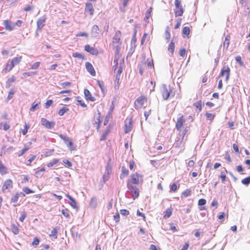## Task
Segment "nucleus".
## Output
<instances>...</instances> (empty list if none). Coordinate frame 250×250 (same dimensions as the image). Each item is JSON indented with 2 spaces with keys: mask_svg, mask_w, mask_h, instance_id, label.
Here are the masks:
<instances>
[{
  "mask_svg": "<svg viewBox=\"0 0 250 250\" xmlns=\"http://www.w3.org/2000/svg\"><path fill=\"white\" fill-rule=\"evenodd\" d=\"M72 56L74 58H77L78 59H82L83 60L84 59V56L83 54L78 53L76 52L72 54Z\"/></svg>",
  "mask_w": 250,
  "mask_h": 250,
  "instance_id": "51",
  "label": "nucleus"
},
{
  "mask_svg": "<svg viewBox=\"0 0 250 250\" xmlns=\"http://www.w3.org/2000/svg\"><path fill=\"white\" fill-rule=\"evenodd\" d=\"M77 101L79 103V104L83 107H85L86 106V105L85 104L83 101L82 99H81V98L79 97H77Z\"/></svg>",
  "mask_w": 250,
  "mask_h": 250,
  "instance_id": "61",
  "label": "nucleus"
},
{
  "mask_svg": "<svg viewBox=\"0 0 250 250\" xmlns=\"http://www.w3.org/2000/svg\"><path fill=\"white\" fill-rule=\"evenodd\" d=\"M152 8L151 7H149L146 11L145 14V18L148 19L150 18L151 16V13L152 12Z\"/></svg>",
  "mask_w": 250,
  "mask_h": 250,
  "instance_id": "50",
  "label": "nucleus"
},
{
  "mask_svg": "<svg viewBox=\"0 0 250 250\" xmlns=\"http://www.w3.org/2000/svg\"><path fill=\"white\" fill-rule=\"evenodd\" d=\"M61 86L62 88H65L66 87H69L71 85V83L69 82H65L60 83Z\"/></svg>",
  "mask_w": 250,
  "mask_h": 250,
  "instance_id": "59",
  "label": "nucleus"
},
{
  "mask_svg": "<svg viewBox=\"0 0 250 250\" xmlns=\"http://www.w3.org/2000/svg\"><path fill=\"white\" fill-rule=\"evenodd\" d=\"M230 39V36L229 35H227V36L225 38V40L224 42V47H226V49H228V48L229 45Z\"/></svg>",
  "mask_w": 250,
  "mask_h": 250,
  "instance_id": "37",
  "label": "nucleus"
},
{
  "mask_svg": "<svg viewBox=\"0 0 250 250\" xmlns=\"http://www.w3.org/2000/svg\"><path fill=\"white\" fill-rule=\"evenodd\" d=\"M46 19L44 17H42L39 19L37 21V29H41L44 25Z\"/></svg>",
  "mask_w": 250,
  "mask_h": 250,
  "instance_id": "23",
  "label": "nucleus"
},
{
  "mask_svg": "<svg viewBox=\"0 0 250 250\" xmlns=\"http://www.w3.org/2000/svg\"><path fill=\"white\" fill-rule=\"evenodd\" d=\"M85 12L88 13L90 15L92 16L94 14V9L91 3H86L84 9Z\"/></svg>",
  "mask_w": 250,
  "mask_h": 250,
  "instance_id": "17",
  "label": "nucleus"
},
{
  "mask_svg": "<svg viewBox=\"0 0 250 250\" xmlns=\"http://www.w3.org/2000/svg\"><path fill=\"white\" fill-rule=\"evenodd\" d=\"M30 128V125L28 124H25L24 128L22 129L21 132L23 135H26L27 133L29 128Z\"/></svg>",
  "mask_w": 250,
  "mask_h": 250,
  "instance_id": "47",
  "label": "nucleus"
},
{
  "mask_svg": "<svg viewBox=\"0 0 250 250\" xmlns=\"http://www.w3.org/2000/svg\"><path fill=\"white\" fill-rule=\"evenodd\" d=\"M175 49V44L174 42L171 41L169 44L168 47V51L170 53V54L172 55L174 53Z\"/></svg>",
  "mask_w": 250,
  "mask_h": 250,
  "instance_id": "34",
  "label": "nucleus"
},
{
  "mask_svg": "<svg viewBox=\"0 0 250 250\" xmlns=\"http://www.w3.org/2000/svg\"><path fill=\"white\" fill-rule=\"evenodd\" d=\"M85 65L87 71L91 75L95 76L96 75V72L92 64L89 62H85Z\"/></svg>",
  "mask_w": 250,
  "mask_h": 250,
  "instance_id": "16",
  "label": "nucleus"
},
{
  "mask_svg": "<svg viewBox=\"0 0 250 250\" xmlns=\"http://www.w3.org/2000/svg\"><path fill=\"white\" fill-rule=\"evenodd\" d=\"M109 132V131L108 129L106 130L103 133V134L102 135L101 138H100V141H103L105 140Z\"/></svg>",
  "mask_w": 250,
  "mask_h": 250,
  "instance_id": "57",
  "label": "nucleus"
},
{
  "mask_svg": "<svg viewBox=\"0 0 250 250\" xmlns=\"http://www.w3.org/2000/svg\"><path fill=\"white\" fill-rule=\"evenodd\" d=\"M53 103V101L52 100H47L46 103L44 104V107L45 108H48L50 105H52Z\"/></svg>",
  "mask_w": 250,
  "mask_h": 250,
  "instance_id": "64",
  "label": "nucleus"
},
{
  "mask_svg": "<svg viewBox=\"0 0 250 250\" xmlns=\"http://www.w3.org/2000/svg\"><path fill=\"white\" fill-rule=\"evenodd\" d=\"M36 155H31V157L27 160V163L26 164V165L28 166H31V163L36 159Z\"/></svg>",
  "mask_w": 250,
  "mask_h": 250,
  "instance_id": "45",
  "label": "nucleus"
},
{
  "mask_svg": "<svg viewBox=\"0 0 250 250\" xmlns=\"http://www.w3.org/2000/svg\"><path fill=\"white\" fill-rule=\"evenodd\" d=\"M98 205V201L96 197H92L89 203V207L91 208H95L97 207Z\"/></svg>",
  "mask_w": 250,
  "mask_h": 250,
  "instance_id": "29",
  "label": "nucleus"
},
{
  "mask_svg": "<svg viewBox=\"0 0 250 250\" xmlns=\"http://www.w3.org/2000/svg\"><path fill=\"white\" fill-rule=\"evenodd\" d=\"M84 94L85 98L87 101L94 102L95 101V98L93 97L90 92L87 89L84 90Z\"/></svg>",
  "mask_w": 250,
  "mask_h": 250,
  "instance_id": "19",
  "label": "nucleus"
},
{
  "mask_svg": "<svg viewBox=\"0 0 250 250\" xmlns=\"http://www.w3.org/2000/svg\"><path fill=\"white\" fill-rule=\"evenodd\" d=\"M65 196L68 198L70 201L69 202V205L73 207V208H77V205L76 201L74 198H73L71 196H70L68 194H65Z\"/></svg>",
  "mask_w": 250,
  "mask_h": 250,
  "instance_id": "26",
  "label": "nucleus"
},
{
  "mask_svg": "<svg viewBox=\"0 0 250 250\" xmlns=\"http://www.w3.org/2000/svg\"><path fill=\"white\" fill-rule=\"evenodd\" d=\"M122 33L120 30H118L115 32L113 37L111 45L113 49H117L118 47L119 49H121Z\"/></svg>",
  "mask_w": 250,
  "mask_h": 250,
  "instance_id": "4",
  "label": "nucleus"
},
{
  "mask_svg": "<svg viewBox=\"0 0 250 250\" xmlns=\"http://www.w3.org/2000/svg\"><path fill=\"white\" fill-rule=\"evenodd\" d=\"M206 116V118H207V119L210 120V121H212L214 117H215V114H212V113H208L207 112L205 114Z\"/></svg>",
  "mask_w": 250,
  "mask_h": 250,
  "instance_id": "53",
  "label": "nucleus"
},
{
  "mask_svg": "<svg viewBox=\"0 0 250 250\" xmlns=\"http://www.w3.org/2000/svg\"><path fill=\"white\" fill-rule=\"evenodd\" d=\"M20 225L18 223H13L11 225V229L14 234H17L19 232Z\"/></svg>",
  "mask_w": 250,
  "mask_h": 250,
  "instance_id": "21",
  "label": "nucleus"
},
{
  "mask_svg": "<svg viewBox=\"0 0 250 250\" xmlns=\"http://www.w3.org/2000/svg\"><path fill=\"white\" fill-rule=\"evenodd\" d=\"M16 80L15 77L14 76H12L11 78L7 79L6 82V87L7 88H9L11 86V84L15 82Z\"/></svg>",
  "mask_w": 250,
  "mask_h": 250,
  "instance_id": "31",
  "label": "nucleus"
},
{
  "mask_svg": "<svg viewBox=\"0 0 250 250\" xmlns=\"http://www.w3.org/2000/svg\"><path fill=\"white\" fill-rule=\"evenodd\" d=\"M129 174V171L127 169H126L125 167H122V174L121 175L120 178H123L127 176Z\"/></svg>",
  "mask_w": 250,
  "mask_h": 250,
  "instance_id": "36",
  "label": "nucleus"
},
{
  "mask_svg": "<svg viewBox=\"0 0 250 250\" xmlns=\"http://www.w3.org/2000/svg\"><path fill=\"white\" fill-rule=\"evenodd\" d=\"M59 228H54L52 229L49 234V237L52 239H56L58 238V231Z\"/></svg>",
  "mask_w": 250,
  "mask_h": 250,
  "instance_id": "24",
  "label": "nucleus"
},
{
  "mask_svg": "<svg viewBox=\"0 0 250 250\" xmlns=\"http://www.w3.org/2000/svg\"><path fill=\"white\" fill-rule=\"evenodd\" d=\"M40 65V62H37L34 63L31 66L30 69H38Z\"/></svg>",
  "mask_w": 250,
  "mask_h": 250,
  "instance_id": "60",
  "label": "nucleus"
},
{
  "mask_svg": "<svg viewBox=\"0 0 250 250\" xmlns=\"http://www.w3.org/2000/svg\"><path fill=\"white\" fill-rule=\"evenodd\" d=\"M40 104V102H39L37 104L33 103L30 108V110L31 111H34L36 109V107Z\"/></svg>",
  "mask_w": 250,
  "mask_h": 250,
  "instance_id": "63",
  "label": "nucleus"
},
{
  "mask_svg": "<svg viewBox=\"0 0 250 250\" xmlns=\"http://www.w3.org/2000/svg\"><path fill=\"white\" fill-rule=\"evenodd\" d=\"M230 71V69L228 65L224 66L221 70L219 77H221L225 76V81L228 82L229 78Z\"/></svg>",
  "mask_w": 250,
  "mask_h": 250,
  "instance_id": "12",
  "label": "nucleus"
},
{
  "mask_svg": "<svg viewBox=\"0 0 250 250\" xmlns=\"http://www.w3.org/2000/svg\"><path fill=\"white\" fill-rule=\"evenodd\" d=\"M45 171V168L44 167H42L40 169L36 171L35 173V175L36 177L37 178H40L41 177L43 172Z\"/></svg>",
  "mask_w": 250,
  "mask_h": 250,
  "instance_id": "33",
  "label": "nucleus"
},
{
  "mask_svg": "<svg viewBox=\"0 0 250 250\" xmlns=\"http://www.w3.org/2000/svg\"><path fill=\"white\" fill-rule=\"evenodd\" d=\"M67 147L69 148V150L71 151H73L76 149V148L75 146H74L73 143L72 141H70L69 143H68L67 145Z\"/></svg>",
  "mask_w": 250,
  "mask_h": 250,
  "instance_id": "58",
  "label": "nucleus"
},
{
  "mask_svg": "<svg viewBox=\"0 0 250 250\" xmlns=\"http://www.w3.org/2000/svg\"><path fill=\"white\" fill-rule=\"evenodd\" d=\"M5 29L8 31H12L15 28V24L9 20H4L3 22Z\"/></svg>",
  "mask_w": 250,
  "mask_h": 250,
  "instance_id": "15",
  "label": "nucleus"
},
{
  "mask_svg": "<svg viewBox=\"0 0 250 250\" xmlns=\"http://www.w3.org/2000/svg\"><path fill=\"white\" fill-rule=\"evenodd\" d=\"M59 162V159H54L52 161H51V162H49L47 164V166L48 167H53L54 165H55L56 164H57V163H58Z\"/></svg>",
  "mask_w": 250,
  "mask_h": 250,
  "instance_id": "43",
  "label": "nucleus"
},
{
  "mask_svg": "<svg viewBox=\"0 0 250 250\" xmlns=\"http://www.w3.org/2000/svg\"><path fill=\"white\" fill-rule=\"evenodd\" d=\"M69 110L68 108L64 106L62 107L58 111V114L60 116H62L64 113Z\"/></svg>",
  "mask_w": 250,
  "mask_h": 250,
  "instance_id": "44",
  "label": "nucleus"
},
{
  "mask_svg": "<svg viewBox=\"0 0 250 250\" xmlns=\"http://www.w3.org/2000/svg\"><path fill=\"white\" fill-rule=\"evenodd\" d=\"M161 93L165 100H167L170 97H173L175 94L174 88L170 85L166 84L162 85Z\"/></svg>",
  "mask_w": 250,
  "mask_h": 250,
  "instance_id": "2",
  "label": "nucleus"
},
{
  "mask_svg": "<svg viewBox=\"0 0 250 250\" xmlns=\"http://www.w3.org/2000/svg\"><path fill=\"white\" fill-rule=\"evenodd\" d=\"M22 56H17L13 58L10 61V63L14 67L16 65L18 64L22 60Z\"/></svg>",
  "mask_w": 250,
  "mask_h": 250,
  "instance_id": "25",
  "label": "nucleus"
},
{
  "mask_svg": "<svg viewBox=\"0 0 250 250\" xmlns=\"http://www.w3.org/2000/svg\"><path fill=\"white\" fill-rule=\"evenodd\" d=\"M15 91L13 88L11 89L8 92V94L7 98V99L10 100L12 99L13 98L14 94H15Z\"/></svg>",
  "mask_w": 250,
  "mask_h": 250,
  "instance_id": "55",
  "label": "nucleus"
},
{
  "mask_svg": "<svg viewBox=\"0 0 250 250\" xmlns=\"http://www.w3.org/2000/svg\"><path fill=\"white\" fill-rule=\"evenodd\" d=\"M175 8L174 10L175 17H181L183 15L184 10L182 6L181 1L179 0H175L174 2Z\"/></svg>",
  "mask_w": 250,
  "mask_h": 250,
  "instance_id": "10",
  "label": "nucleus"
},
{
  "mask_svg": "<svg viewBox=\"0 0 250 250\" xmlns=\"http://www.w3.org/2000/svg\"><path fill=\"white\" fill-rule=\"evenodd\" d=\"M186 123V119L182 114H179L175 124V128L177 130L181 131Z\"/></svg>",
  "mask_w": 250,
  "mask_h": 250,
  "instance_id": "9",
  "label": "nucleus"
},
{
  "mask_svg": "<svg viewBox=\"0 0 250 250\" xmlns=\"http://www.w3.org/2000/svg\"><path fill=\"white\" fill-rule=\"evenodd\" d=\"M13 188V181L10 179H7L5 180L2 184L1 186V191L3 193L10 192Z\"/></svg>",
  "mask_w": 250,
  "mask_h": 250,
  "instance_id": "8",
  "label": "nucleus"
},
{
  "mask_svg": "<svg viewBox=\"0 0 250 250\" xmlns=\"http://www.w3.org/2000/svg\"><path fill=\"white\" fill-rule=\"evenodd\" d=\"M192 191L189 189H187L184 191L182 193V195L184 197H187L189 196L191 194Z\"/></svg>",
  "mask_w": 250,
  "mask_h": 250,
  "instance_id": "48",
  "label": "nucleus"
},
{
  "mask_svg": "<svg viewBox=\"0 0 250 250\" xmlns=\"http://www.w3.org/2000/svg\"><path fill=\"white\" fill-rule=\"evenodd\" d=\"M59 136L62 140H63L66 145L72 141L66 135L61 134L59 135Z\"/></svg>",
  "mask_w": 250,
  "mask_h": 250,
  "instance_id": "41",
  "label": "nucleus"
},
{
  "mask_svg": "<svg viewBox=\"0 0 250 250\" xmlns=\"http://www.w3.org/2000/svg\"><path fill=\"white\" fill-rule=\"evenodd\" d=\"M10 125L6 123H0V129H3L4 131H7L10 128Z\"/></svg>",
  "mask_w": 250,
  "mask_h": 250,
  "instance_id": "38",
  "label": "nucleus"
},
{
  "mask_svg": "<svg viewBox=\"0 0 250 250\" xmlns=\"http://www.w3.org/2000/svg\"><path fill=\"white\" fill-rule=\"evenodd\" d=\"M41 124L45 128L48 129L53 128L55 125L54 122H50L44 118L41 119Z\"/></svg>",
  "mask_w": 250,
  "mask_h": 250,
  "instance_id": "13",
  "label": "nucleus"
},
{
  "mask_svg": "<svg viewBox=\"0 0 250 250\" xmlns=\"http://www.w3.org/2000/svg\"><path fill=\"white\" fill-rule=\"evenodd\" d=\"M224 168V171H222L220 173V178L221 179L222 182L224 183L226 181V173H227V170L225 168Z\"/></svg>",
  "mask_w": 250,
  "mask_h": 250,
  "instance_id": "39",
  "label": "nucleus"
},
{
  "mask_svg": "<svg viewBox=\"0 0 250 250\" xmlns=\"http://www.w3.org/2000/svg\"><path fill=\"white\" fill-rule=\"evenodd\" d=\"M235 60L240 66H242L244 65V62L242 61L241 57L240 56H236L235 57Z\"/></svg>",
  "mask_w": 250,
  "mask_h": 250,
  "instance_id": "54",
  "label": "nucleus"
},
{
  "mask_svg": "<svg viewBox=\"0 0 250 250\" xmlns=\"http://www.w3.org/2000/svg\"><path fill=\"white\" fill-rule=\"evenodd\" d=\"M84 50L85 51L89 53L90 54L97 56L99 54V51L96 48L91 46L89 44L85 45L84 46Z\"/></svg>",
  "mask_w": 250,
  "mask_h": 250,
  "instance_id": "14",
  "label": "nucleus"
},
{
  "mask_svg": "<svg viewBox=\"0 0 250 250\" xmlns=\"http://www.w3.org/2000/svg\"><path fill=\"white\" fill-rule=\"evenodd\" d=\"M100 118L101 116L100 114H99L98 115L95 119L94 125H95V126L96 127L98 130L99 129L100 125L101 124V121Z\"/></svg>",
  "mask_w": 250,
  "mask_h": 250,
  "instance_id": "32",
  "label": "nucleus"
},
{
  "mask_svg": "<svg viewBox=\"0 0 250 250\" xmlns=\"http://www.w3.org/2000/svg\"><path fill=\"white\" fill-rule=\"evenodd\" d=\"M242 183L245 185H248L250 183V176L247 177L242 180Z\"/></svg>",
  "mask_w": 250,
  "mask_h": 250,
  "instance_id": "56",
  "label": "nucleus"
},
{
  "mask_svg": "<svg viewBox=\"0 0 250 250\" xmlns=\"http://www.w3.org/2000/svg\"><path fill=\"white\" fill-rule=\"evenodd\" d=\"M178 186L176 183H173L170 187V191L176 192L178 189Z\"/></svg>",
  "mask_w": 250,
  "mask_h": 250,
  "instance_id": "62",
  "label": "nucleus"
},
{
  "mask_svg": "<svg viewBox=\"0 0 250 250\" xmlns=\"http://www.w3.org/2000/svg\"><path fill=\"white\" fill-rule=\"evenodd\" d=\"M127 188L129 190L134 200L137 198L139 196V189L135 185L127 184Z\"/></svg>",
  "mask_w": 250,
  "mask_h": 250,
  "instance_id": "11",
  "label": "nucleus"
},
{
  "mask_svg": "<svg viewBox=\"0 0 250 250\" xmlns=\"http://www.w3.org/2000/svg\"><path fill=\"white\" fill-rule=\"evenodd\" d=\"M37 72H24L22 73V75L23 77V78H26L28 77L31 76L32 75H34L37 74Z\"/></svg>",
  "mask_w": 250,
  "mask_h": 250,
  "instance_id": "42",
  "label": "nucleus"
},
{
  "mask_svg": "<svg viewBox=\"0 0 250 250\" xmlns=\"http://www.w3.org/2000/svg\"><path fill=\"white\" fill-rule=\"evenodd\" d=\"M124 66L125 63L124 60L120 61L119 66H113L114 73L115 74V87H117L118 88L120 84V80L121 77V75L123 72Z\"/></svg>",
  "mask_w": 250,
  "mask_h": 250,
  "instance_id": "1",
  "label": "nucleus"
},
{
  "mask_svg": "<svg viewBox=\"0 0 250 250\" xmlns=\"http://www.w3.org/2000/svg\"><path fill=\"white\" fill-rule=\"evenodd\" d=\"M8 172L7 167L0 160V174L2 175L7 174Z\"/></svg>",
  "mask_w": 250,
  "mask_h": 250,
  "instance_id": "22",
  "label": "nucleus"
},
{
  "mask_svg": "<svg viewBox=\"0 0 250 250\" xmlns=\"http://www.w3.org/2000/svg\"><path fill=\"white\" fill-rule=\"evenodd\" d=\"M124 132L125 134L130 132L133 127V117H127L124 121Z\"/></svg>",
  "mask_w": 250,
  "mask_h": 250,
  "instance_id": "7",
  "label": "nucleus"
},
{
  "mask_svg": "<svg viewBox=\"0 0 250 250\" xmlns=\"http://www.w3.org/2000/svg\"><path fill=\"white\" fill-rule=\"evenodd\" d=\"M22 191L24 192L25 194H26L34 193L33 190H32L28 187H24L22 188Z\"/></svg>",
  "mask_w": 250,
  "mask_h": 250,
  "instance_id": "52",
  "label": "nucleus"
},
{
  "mask_svg": "<svg viewBox=\"0 0 250 250\" xmlns=\"http://www.w3.org/2000/svg\"><path fill=\"white\" fill-rule=\"evenodd\" d=\"M29 149V146H25L23 148L21 151L20 153L18 154V157H21Z\"/></svg>",
  "mask_w": 250,
  "mask_h": 250,
  "instance_id": "49",
  "label": "nucleus"
},
{
  "mask_svg": "<svg viewBox=\"0 0 250 250\" xmlns=\"http://www.w3.org/2000/svg\"><path fill=\"white\" fill-rule=\"evenodd\" d=\"M147 99L146 96L141 95L138 97L134 102V107L136 109L145 108L146 106Z\"/></svg>",
  "mask_w": 250,
  "mask_h": 250,
  "instance_id": "5",
  "label": "nucleus"
},
{
  "mask_svg": "<svg viewBox=\"0 0 250 250\" xmlns=\"http://www.w3.org/2000/svg\"><path fill=\"white\" fill-rule=\"evenodd\" d=\"M120 49H119V48L117 47V49H115V53L114 55V65L119 66V63H118V61L119 60L120 57Z\"/></svg>",
  "mask_w": 250,
  "mask_h": 250,
  "instance_id": "20",
  "label": "nucleus"
},
{
  "mask_svg": "<svg viewBox=\"0 0 250 250\" xmlns=\"http://www.w3.org/2000/svg\"><path fill=\"white\" fill-rule=\"evenodd\" d=\"M13 68L14 67L10 62L7 63L6 64L4 68L3 69L2 72L4 73H7L10 72Z\"/></svg>",
  "mask_w": 250,
  "mask_h": 250,
  "instance_id": "30",
  "label": "nucleus"
},
{
  "mask_svg": "<svg viewBox=\"0 0 250 250\" xmlns=\"http://www.w3.org/2000/svg\"><path fill=\"white\" fill-rule=\"evenodd\" d=\"M100 33V29L98 25H94L91 29V33L94 36H97Z\"/></svg>",
  "mask_w": 250,
  "mask_h": 250,
  "instance_id": "27",
  "label": "nucleus"
},
{
  "mask_svg": "<svg viewBox=\"0 0 250 250\" xmlns=\"http://www.w3.org/2000/svg\"><path fill=\"white\" fill-rule=\"evenodd\" d=\"M20 193L17 192V193H16L15 194H14L11 197V199H10V203L13 204V206L16 207L18 205H19V204H18L17 203V202L18 201V200H19V198L20 197Z\"/></svg>",
  "mask_w": 250,
  "mask_h": 250,
  "instance_id": "18",
  "label": "nucleus"
},
{
  "mask_svg": "<svg viewBox=\"0 0 250 250\" xmlns=\"http://www.w3.org/2000/svg\"><path fill=\"white\" fill-rule=\"evenodd\" d=\"M188 127H186L183 130V132L181 134H179V137H177L174 144L175 147L179 148L180 147H183V149L185 148L184 138L188 130Z\"/></svg>",
  "mask_w": 250,
  "mask_h": 250,
  "instance_id": "6",
  "label": "nucleus"
},
{
  "mask_svg": "<svg viewBox=\"0 0 250 250\" xmlns=\"http://www.w3.org/2000/svg\"><path fill=\"white\" fill-rule=\"evenodd\" d=\"M172 209L171 208H167L165 211V214L163 216V217L165 219L169 218L172 214Z\"/></svg>",
  "mask_w": 250,
  "mask_h": 250,
  "instance_id": "35",
  "label": "nucleus"
},
{
  "mask_svg": "<svg viewBox=\"0 0 250 250\" xmlns=\"http://www.w3.org/2000/svg\"><path fill=\"white\" fill-rule=\"evenodd\" d=\"M62 213L66 218H69L70 217V211L66 208L62 209Z\"/></svg>",
  "mask_w": 250,
  "mask_h": 250,
  "instance_id": "40",
  "label": "nucleus"
},
{
  "mask_svg": "<svg viewBox=\"0 0 250 250\" xmlns=\"http://www.w3.org/2000/svg\"><path fill=\"white\" fill-rule=\"evenodd\" d=\"M143 182V175L137 172L131 174L127 180V184L138 185Z\"/></svg>",
  "mask_w": 250,
  "mask_h": 250,
  "instance_id": "3",
  "label": "nucleus"
},
{
  "mask_svg": "<svg viewBox=\"0 0 250 250\" xmlns=\"http://www.w3.org/2000/svg\"><path fill=\"white\" fill-rule=\"evenodd\" d=\"M190 32V29L189 27L185 26L183 28L182 30V33L183 37L187 38H189V35Z\"/></svg>",
  "mask_w": 250,
  "mask_h": 250,
  "instance_id": "28",
  "label": "nucleus"
},
{
  "mask_svg": "<svg viewBox=\"0 0 250 250\" xmlns=\"http://www.w3.org/2000/svg\"><path fill=\"white\" fill-rule=\"evenodd\" d=\"M194 105L196 107V108L199 109V111H201L202 108V104L201 100L195 102L194 104Z\"/></svg>",
  "mask_w": 250,
  "mask_h": 250,
  "instance_id": "46",
  "label": "nucleus"
}]
</instances>
